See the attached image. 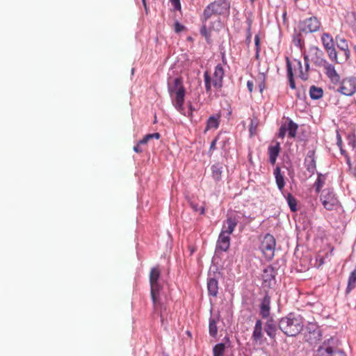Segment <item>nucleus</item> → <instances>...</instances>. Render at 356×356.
Listing matches in <instances>:
<instances>
[{
    "label": "nucleus",
    "mask_w": 356,
    "mask_h": 356,
    "mask_svg": "<svg viewBox=\"0 0 356 356\" xmlns=\"http://www.w3.org/2000/svg\"><path fill=\"white\" fill-rule=\"evenodd\" d=\"M316 356H346V353L340 349L334 348L328 343L324 342L316 350Z\"/></svg>",
    "instance_id": "f8f14e48"
},
{
    "label": "nucleus",
    "mask_w": 356,
    "mask_h": 356,
    "mask_svg": "<svg viewBox=\"0 0 356 356\" xmlns=\"http://www.w3.org/2000/svg\"><path fill=\"white\" fill-rule=\"evenodd\" d=\"M224 76L225 71L220 64H218L215 67L212 78L211 77L209 72L206 71L204 73V80L207 92H211V86H213L217 90L221 89L222 87Z\"/></svg>",
    "instance_id": "f03ea898"
},
{
    "label": "nucleus",
    "mask_w": 356,
    "mask_h": 356,
    "mask_svg": "<svg viewBox=\"0 0 356 356\" xmlns=\"http://www.w3.org/2000/svg\"><path fill=\"white\" fill-rule=\"evenodd\" d=\"M161 137V135L159 133H154V134H149L145 135L143 139L139 140V145H145L147 144L149 140L155 138V139H159Z\"/></svg>",
    "instance_id": "f704fd0d"
},
{
    "label": "nucleus",
    "mask_w": 356,
    "mask_h": 356,
    "mask_svg": "<svg viewBox=\"0 0 356 356\" xmlns=\"http://www.w3.org/2000/svg\"><path fill=\"white\" fill-rule=\"evenodd\" d=\"M297 64L299 70V77L304 81L307 80L309 68L307 69V65H305V69L303 70L302 63L300 60L297 61Z\"/></svg>",
    "instance_id": "c9c22d12"
},
{
    "label": "nucleus",
    "mask_w": 356,
    "mask_h": 356,
    "mask_svg": "<svg viewBox=\"0 0 356 356\" xmlns=\"http://www.w3.org/2000/svg\"><path fill=\"white\" fill-rule=\"evenodd\" d=\"M254 43L255 46L257 47V52L259 53V43H260V38L258 35H255L254 37Z\"/></svg>",
    "instance_id": "de8ad7c7"
},
{
    "label": "nucleus",
    "mask_w": 356,
    "mask_h": 356,
    "mask_svg": "<svg viewBox=\"0 0 356 356\" xmlns=\"http://www.w3.org/2000/svg\"><path fill=\"white\" fill-rule=\"evenodd\" d=\"M273 174L275 175L276 184L277 186V188L280 191H282V190L284 188L285 186V181H284V176L281 172V168L279 166H277L274 169Z\"/></svg>",
    "instance_id": "393cba45"
},
{
    "label": "nucleus",
    "mask_w": 356,
    "mask_h": 356,
    "mask_svg": "<svg viewBox=\"0 0 356 356\" xmlns=\"http://www.w3.org/2000/svg\"><path fill=\"white\" fill-rule=\"evenodd\" d=\"M288 131H287V128H286V124H282L280 129H279V132H278V137L279 138H284L285 135H286V132Z\"/></svg>",
    "instance_id": "37998d69"
},
{
    "label": "nucleus",
    "mask_w": 356,
    "mask_h": 356,
    "mask_svg": "<svg viewBox=\"0 0 356 356\" xmlns=\"http://www.w3.org/2000/svg\"><path fill=\"white\" fill-rule=\"evenodd\" d=\"M325 184V179L322 175H319L314 185L316 186V191L317 193H319L322 187Z\"/></svg>",
    "instance_id": "a19ab883"
},
{
    "label": "nucleus",
    "mask_w": 356,
    "mask_h": 356,
    "mask_svg": "<svg viewBox=\"0 0 356 356\" xmlns=\"http://www.w3.org/2000/svg\"><path fill=\"white\" fill-rule=\"evenodd\" d=\"M325 50L326 51L329 58L332 61H333L336 63H339V61L338 60L337 52L336 49L334 45L325 48Z\"/></svg>",
    "instance_id": "7c9ffc66"
},
{
    "label": "nucleus",
    "mask_w": 356,
    "mask_h": 356,
    "mask_svg": "<svg viewBox=\"0 0 356 356\" xmlns=\"http://www.w3.org/2000/svg\"><path fill=\"white\" fill-rule=\"evenodd\" d=\"M170 1L175 10H181L180 0H170Z\"/></svg>",
    "instance_id": "c03bdc74"
},
{
    "label": "nucleus",
    "mask_w": 356,
    "mask_h": 356,
    "mask_svg": "<svg viewBox=\"0 0 356 356\" xmlns=\"http://www.w3.org/2000/svg\"><path fill=\"white\" fill-rule=\"evenodd\" d=\"M321 23L315 16L305 19L300 22V29L304 33H314L320 30Z\"/></svg>",
    "instance_id": "0eeeda50"
},
{
    "label": "nucleus",
    "mask_w": 356,
    "mask_h": 356,
    "mask_svg": "<svg viewBox=\"0 0 356 356\" xmlns=\"http://www.w3.org/2000/svg\"><path fill=\"white\" fill-rule=\"evenodd\" d=\"M212 170V177L216 181H219L221 179L222 175V167L220 166L218 164L213 165L211 167Z\"/></svg>",
    "instance_id": "2f4dec72"
},
{
    "label": "nucleus",
    "mask_w": 356,
    "mask_h": 356,
    "mask_svg": "<svg viewBox=\"0 0 356 356\" xmlns=\"http://www.w3.org/2000/svg\"><path fill=\"white\" fill-rule=\"evenodd\" d=\"M258 122L256 118L251 119L249 131L251 136L256 134Z\"/></svg>",
    "instance_id": "79ce46f5"
},
{
    "label": "nucleus",
    "mask_w": 356,
    "mask_h": 356,
    "mask_svg": "<svg viewBox=\"0 0 356 356\" xmlns=\"http://www.w3.org/2000/svg\"><path fill=\"white\" fill-rule=\"evenodd\" d=\"M321 200L325 209L332 211L338 204V200L332 191L325 189L323 191Z\"/></svg>",
    "instance_id": "9d476101"
},
{
    "label": "nucleus",
    "mask_w": 356,
    "mask_h": 356,
    "mask_svg": "<svg viewBox=\"0 0 356 356\" xmlns=\"http://www.w3.org/2000/svg\"><path fill=\"white\" fill-rule=\"evenodd\" d=\"M323 90L321 88L315 86H311L309 89V95L312 99H318L323 97Z\"/></svg>",
    "instance_id": "bb28decb"
},
{
    "label": "nucleus",
    "mask_w": 356,
    "mask_h": 356,
    "mask_svg": "<svg viewBox=\"0 0 356 356\" xmlns=\"http://www.w3.org/2000/svg\"><path fill=\"white\" fill-rule=\"evenodd\" d=\"M142 2H143V5L145 8V12L147 14L148 13V8H147L146 0H142Z\"/></svg>",
    "instance_id": "603ef678"
},
{
    "label": "nucleus",
    "mask_w": 356,
    "mask_h": 356,
    "mask_svg": "<svg viewBox=\"0 0 356 356\" xmlns=\"http://www.w3.org/2000/svg\"><path fill=\"white\" fill-rule=\"evenodd\" d=\"M225 350V345L222 343L216 344L213 348V356H223Z\"/></svg>",
    "instance_id": "72a5a7b5"
},
{
    "label": "nucleus",
    "mask_w": 356,
    "mask_h": 356,
    "mask_svg": "<svg viewBox=\"0 0 356 356\" xmlns=\"http://www.w3.org/2000/svg\"><path fill=\"white\" fill-rule=\"evenodd\" d=\"M338 92L346 96H351L356 92V78L349 77L344 79L337 89Z\"/></svg>",
    "instance_id": "9b49d317"
},
{
    "label": "nucleus",
    "mask_w": 356,
    "mask_h": 356,
    "mask_svg": "<svg viewBox=\"0 0 356 356\" xmlns=\"http://www.w3.org/2000/svg\"><path fill=\"white\" fill-rule=\"evenodd\" d=\"M286 128L288 131L289 137L291 138H295L296 136L298 125L296 123H295L293 120H289Z\"/></svg>",
    "instance_id": "cd10ccee"
},
{
    "label": "nucleus",
    "mask_w": 356,
    "mask_h": 356,
    "mask_svg": "<svg viewBox=\"0 0 356 356\" xmlns=\"http://www.w3.org/2000/svg\"><path fill=\"white\" fill-rule=\"evenodd\" d=\"M184 29H185V27L183 25H181L180 23L177 22L175 24V32L179 33V32L184 31Z\"/></svg>",
    "instance_id": "49530a36"
},
{
    "label": "nucleus",
    "mask_w": 356,
    "mask_h": 356,
    "mask_svg": "<svg viewBox=\"0 0 356 356\" xmlns=\"http://www.w3.org/2000/svg\"><path fill=\"white\" fill-rule=\"evenodd\" d=\"M314 156L315 152L314 150H309L305 159L306 168L312 173H314L316 170V160Z\"/></svg>",
    "instance_id": "5701e85b"
},
{
    "label": "nucleus",
    "mask_w": 356,
    "mask_h": 356,
    "mask_svg": "<svg viewBox=\"0 0 356 356\" xmlns=\"http://www.w3.org/2000/svg\"><path fill=\"white\" fill-rule=\"evenodd\" d=\"M216 138L214 139L211 143V145H210V150L211 149H214L216 148Z\"/></svg>",
    "instance_id": "3c124183"
},
{
    "label": "nucleus",
    "mask_w": 356,
    "mask_h": 356,
    "mask_svg": "<svg viewBox=\"0 0 356 356\" xmlns=\"http://www.w3.org/2000/svg\"><path fill=\"white\" fill-rule=\"evenodd\" d=\"M220 113H217L215 115L210 116L207 121V124L204 132L206 133L211 129H217L220 125Z\"/></svg>",
    "instance_id": "412c9836"
},
{
    "label": "nucleus",
    "mask_w": 356,
    "mask_h": 356,
    "mask_svg": "<svg viewBox=\"0 0 356 356\" xmlns=\"http://www.w3.org/2000/svg\"><path fill=\"white\" fill-rule=\"evenodd\" d=\"M185 93V90H181V91L177 92V93L175 94V97L173 100V105L177 108V110L183 115H185L184 108Z\"/></svg>",
    "instance_id": "a211bd4d"
},
{
    "label": "nucleus",
    "mask_w": 356,
    "mask_h": 356,
    "mask_svg": "<svg viewBox=\"0 0 356 356\" xmlns=\"http://www.w3.org/2000/svg\"><path fill=\"white\" fill-rule=\"evenodd\" d=\"M321 67L325 69V73L333 83L340 81V76L334 69V67L327 61Z\"/></svg>",
    "instance_id": "dca6fc26"
},
{
    "label": "nucleus",
    "mask_w": 356,
    "mask_h": 356,
    "mask_svg": "<svg viewBox=\"0 0 356 356\" xmlns=\"http://www.w3.org/2000/svg\"><path fill=\"white\" fill-rule=\"evenodd\" d=\"M276 272L271 266L265 268L261 275L262 281L261 286L264 289H271L276 283L275 281Z\"/></svg>",
    "instance_id": "423d86ee"
},
{
    "label": "nucleus",
    "mask_w": 356,
    "mask_h": 356,
    "mask_svg": "<svg viewBox=\"0 0 356 356\" xmlns=\"http://www.w3.org/2000/svg\"><path fill=\"white\" fill-rule=\"evenodd\" d=\"M247 87L248 89V91L252 93L254 88V83L252 81H248L247 82Z\"/></svg>",
    "instance_id": "09e8293b"
},
{
    "label": "nucleus",
    "mask_w": 356,
    "mask_h": 356,
    "mask_svg": "<svg viewBox=\"0 0 356 356\" xmlns=\"http://www.w3.org/2000/svg\"><path fill=\"white\" fill-rule=\"evenodd\" d=\"M305 64L307 69L309 68V62L311 60L316 67H321L325 65L327 60L324 58L323 51L316 46H312L309 49L308 54L304 55Z\"/></svg>",
    "instance_id": "20e7f679"
},
{
    "label": "nucleus",
    "mask_w": 356,
    "mask_h": 356,
    "mask_svg": "<svg viewBox=\"0 0 356 356\" xmlns=\"http://www.w3.org/2000/svg\"><path fill=\"white\" fill-rule=\"evenodd\" d=\"M279 327L286 335L295 337L302 330V318L300 314L289 313L286 317L280 319Z\"/></svg>",
    "instance_id": "f257e3e1"
},
{
    "label": "nucleus",
    "mask_w": 356,
    "mask_h": 356,
    "mask_svg": "<svg viewBox=\"0 0 356 356\" xmlns=\"http://www.w3.org/2000/svg\"><path fill=\"white\" fill-rule=\"evenodd\" d=\"M286 67H287V76L289 78L290 88L291 89H295L296 83H295V81L293 79L292 67H291V63L289 61V59L288 58L286 60Z\"/></svg>",
    "instance_id": "c85d7f7f"
},
{
    "label": "nucleus",
    "mask_w": 356,
    "mask_h": 356,
    "mask_svg": "<svg viewBox=\"0 0 356 356\" xmlns=\"http://www.w3.org/2000/svg\"><path fill=\"white\" fill-rule=\"evenodd\" d=\"M140 145H139V141L138 142L137 145L134 147V150L137 153H140L143 152V149L140 148Z\"/></svg>",
    "instance_id": "8fccbe9b"
},
{
    "label": "nucleus",
    "mask_w": 356,
    "mask_h": 356,
    "mask_svg": "<svg viewBox=\"0 0 356 356\" xmlns=\"http://www.w3.org/2000/svg\"><path fill=\"white\" fill-rule=\"evenodd\" d=\"M321 41L324 49L334 45L333 38L330 33H323L321 35Z\"/></svg>",
    "instance_id": "c756f323"
},
{
    "label": "nucleus",
    "mask_w": 356,
    "mask_h": 356,
    "mask_svg": "<svg viewBox=\"0 0 356 356\" xmlns=\"http://www.w3.org/2000/svg\"><path fill=\"white\" fill-rule=\"evenodd\" d=\"M218 332L216 319L213 317L209 321V334L211 337H216Z\"/></svg>",
    "instance_id": "4c0bfd02"
},
{
    "label": "nucleus",
    "mask_w": 356,
    "mask_h": 356,
    "mask_svg": "<svg viewBox=\"0 0 356 356\" xmlns=\"http://www.w3.org/2000/svg\"><path fill=\"white\" fill-rule=\"evenodd\" d=\"M206 22L207 21L203 18V25L200 29V33L208 40L211 36V29L207 26Z\"/></svg>",
    "instance_id": "ea45409f"
},
{
    "label": "nucleus",
    "mask_w": 356,
    "mask_h": 356,
    "mask_svg": "<svg viewBox=\"0 0 356 356\" xmlns=\"http://www.w3.org/2000/svg\"><path fill=\"white\" fill-rule=\"evenodd\" d=\"M305 340L311 344L321 339V332L316 323H309L305 333Z\"/></svg>",
    "instance_id": "1a4fd4ad"
},
{
    "label": "nucleus",
    "mask_w": 356,
    "mask_h": 356,
    "mask_svg": "<svg viewBox=\"0 0 356 356\" xmlns=\"http://www.w3.org/2000/svg\"><path fill=\"white\" fill-rule=\"evenodd\" d=\"M241 216L237 213H232L227 215L226 220L223 222L222 227L221 229L222 233L231 235L237 224L239 222Z\"/></svg>",
    "instance_id": "6e6552de"
},
{
    "label": "nucleus",
    "mask_w": 356,
    "mask_h": 356,
    "mask_svg": "<svg viewBox=\"0 0 356 356\" xmlns=\"http://www.w3.org/2000/svg\"><path fill=\"white\" fill-rule=\"evenodd\" d=\"M270 313H262L264 318H268L265 324L264 330L271 339H275L277 332L276 322L272 318H268Z\"/></svg>",
    "instance_id": "4468645a"
},
{
    "label": "nucleus",
    "mask_w": 356,
    "mask_h": 356,
    "mask_svg": "<svg viewBox=\"0 0 356 356\" xmlns=\"http://www.w3.org/2000/svg\"><path fill=\"white\" fill-rule=\"evenodd\" d=\"M218 282L216 279L209 277L207 280V289L209 295L216 297L218 293Z\"/></svg>",
    "instance_id": "b1692460"
},
{
    "label": "nucleus",
    "mask_w": 356,
    "mask_h": 356,
    "mask_svg": "<svg viewBox=\"0 0 356 356\" xmlns=\"http://www.w3.org/2000/svg\"><path fill=\"white\" fill-rule=\"evenodd\" d=\"M265 81H266L265 74L264 73H260L257 77V82H258V86L259 88V91L261 93H262L264 90L265 89V87H266Z\"/></svg>",
    "instance_id": "58836bf2"
},
{
    "label": "nucleus",
    "mask_w": 356,
    "mask_h": 356,
    "mask_svg": "<svg viewBox=\"0 0 356 356\" xmlns=\"http://www.w3.org/2000/svg\"><path fill=\"white\" fill-rule=\"evenodd\" d=\"M276 241L274 236L270 234L264 236L259 247L264 257L270 260L274 257Z\"/></svg>",
    "instance_id": "39448f33"
},
{
    "label": "nucleus",
    "mask_w": 356,
    "mask_h": 356,
    "mask_svg": "<svg viewBox=\"0 0 356 356\" xmlns=\"http://www.w3.org/2000/svg\"><path fill=\"white\" fill-rule=\"evenodd\" d=\"M252 339L254 343L259 345H261L264 341L262 322L261 320H257L256 321L254 331L252 335Z\"/></svg>",
    "instance_id": "2eb2a0df"
},
{
    "label": "nucleus",
    "mask_w": 356,
    "mask_h": 356,
    "mask_svg": "<svg viewBox=\"0 0 356 356\" xmlns=\"http://www.w3.org/2000/svg\"><path fill=\"white\" fill-rule=\"evenodd\" d=\"M270 297L268 295L265 296L261 304V312H269L270 309Z\"/></svg>",
    "instance_id": "e433bc0d"
},
{
    "label": "nucleus",
    "mask_w": 356,
    "mask_h": 356,
    "mask_svg": "<svg viewBox=\"0 0 356 356\" xmlns=\"http://www.w3.org/2000/svg\"><path fill=\"white\" fill-rule=\"evenodd\" d=\"M181 90H185V88L183 86V81L181 77L175 79L172 86H170L168 88L171 95H172L173 93L175 94L177 92L181 91Z\"/></svg>",
    "instance_id": "a878e982"
},
{
    "label": "nucleus",
    "mask_w": 356,
    "mask_h": 356,
    "mask_svg": "<svg viewBox=\"0 0 356 356\" xmlns=\"http://www.w3.org/2000/svg\"><path fill=\"white\" fill-rule=\"evenodd\" d=\"M156 289L150 286L151 289V298L154 307L156 310L161 309V299L163 296V286L161 283L157 284Z\"/></svg>",
    "instance_id": "ddd939ff"
},
{
    "label": "nucleus",
    "mask_w": 356,
    "mask_h": 356,
    "mask_svg": "<svg viewBox=\"0 0 356 356\" xmlns=\"http://www.w3.org/2000/svg\"><path fill=\"white\" fill-rule=\"evenodd\" d=\"M348 145L352 147L353 149H355L356 147V139L355 136L348 138Z\"/></svg>",
    "instance_id": "a18cd8bd"
},
{
    "label": "nucleus",
    "mask_w": 356,
    "mask_h": 356,
    "mask_svg": "<svg viewBox=\"0 0 356 356\" xmlns=\"http://www.w3.org/2000/svg\"><path fill=\"white\" fill-rule=\"evenodd\" d=\"M296 44L300 47L301 46V40L300 38L298 40V43H296Z\"/></svg>",
    "instance_id": "864d4df0"
},
{
    "label": "nucleus",
    "mask_w": 356,
    "mask_h": 356,
    "mask_svg": "<svg viewBox=\"0 0 356 356\" xmlns=\"http://www.w3.org/2000/svg\"><path fill=\"white\" fill-rule=\"evenodd\" d=\"M204 208H202V211H201V213H204Z\"/></svg>",
    "instance_id": "5fc2aeb1"
},
{
    "label": "nucleus",
    "mask_w": 356,
    "mask_h": 356,
    "mask_svg": "<svg viewBox=\"0 0 356 356\" xmlns=\"http://www.w3.org/2000/svg\"><path fill=\"white\" fill-rule=\"evenodd\" d=\"M161 269L159 266H154L151 268L149 272V284L150 286L156 289L157 284H159V279L161 277Z\"/></svg>",
    "instance_id": "4be33fe9"
},
{
    "label": "nucleus",
    "mask_w": 356,
    "mask_h": 356,
    "mask_svg": "<svg viewBox=\"0 0 356 356\" xmlns=\"http://www.w3.org/2000/svg\"><path fill=\"white\" fill-rule=\"evenodd\" d=\"M229 2L227 0H216L209 3L204 10L203 17L207 21L212 15L225 14L229 10Z\"/></svg>",
    "instance_id": "7ed1b4c3"
},
{
    "label": "nucleus",
    "mask_w": 356,
    "mask_h": 356,
    "mask_svg": "<svg viewBox=\"0 0 356 356\" xmlns=\"http://www.w3.org/2000/svg\"><path fill=\"white\" fill-rule=\"evenodd\" d=\"M335 40L337 47L343 52V60H347L350 56L348 41L339 35L336 36Z\"/></svg>",
    "instance_id": "f3484780"
},
{
    "label": "nucleus",
    "mask_w": 356,
    "mask_h": 356,
    "mask_svg": "<svg viewBox=\"0 0 356 356\" xmlns=\"http://www.w3.org/2000/svg\"><path fill=\"white\" fill-rule=\"evenodd\" d=\"M230 245V235L220 233L217 241V249L226 252Z\"/></svg>",
    "instance_id": "6ab92c4d"
},
{
    "label": "nucleus",
    "mask_w": 356,
    "mask_h": 356,
    "mask_svg": "<svg viewBox=\"0 0 356 356\" xmlns=\"http://www.w3.org/2000/svg\"><path fill=\"white\" fill-rule=\"evenodd\" d=\"M286 200H287V203L290 207L291 211H293V212L296 211H297V200L294 197V196L291 193H288L286 195Z\"/></svg>",
    "instance_id": "473e14b6"
},
{
    "label": "nucleus",
    "mask_w": 356,
    "mask_h": 356,
    "mask_svg": "<svg viewBox=\"0 0 356 356\" xmlns=\"http://www.w3.org/2000/svg\"><path fill=\"white\" fill-rule=\"evenodd\" d=\"M281 150L280 143L276 142L274 145H270L268 149L269 156V161L272 165H275L277 158L280 154Z\"/></svg>",
    "instance_id": "aec40b11"
}]
</instances>
